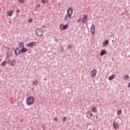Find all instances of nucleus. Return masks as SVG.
<instances>
[{
	"instance_id": "nucleus-1",
	"label": "nucleus",
	"mask_w": 130,
	"mask_h": 130,
	"mask_svg": "<svg viewBox=\"0 0 130 130\" xmlns=\"http://www.w3.org/2000/svg\"><path fill=\"white\" fill-rule=\"evenodd\" d=\"M35 101V98L32 96H29L26 100V104L27 106L32 105Z\"/></svg>"
},
{
	"instance_id": "nucleus-2",
	"label": "nucleus",
	"mask_w": 130,
	"mask_h": 130,
	"mask_svg": "<svg viewBox=\"0 0 130 130\" xmlns=\"http://www.w3.org/2000/svg\"><path fill=\"white\" fill-rule=\"evenodd\" d=\"M36 34L39 37L42 36L44 34L43 29L40 27L37 28L36 29Z\"/></svg>"
},
{
	"instance_id": "nucleus-3",
	"label": "nucleus",
	"mask_w": 130,
	"mask_h": 130,
	"mask_svg": "<svg viewBox=\"0 0 130 130\" xmlns=\"http://www.w3.org/2000/svg\"><path fill=\"white\" fill-rule=\"evenodd\" d=\"M36 44V42H30L28 44H26V46L28 48H32Z\"/></svg>"
},
{
	"instance_id": "nucleus-4",
	"label": "nucleus",
	"mask_w": 130,
	"mask_h": 130,
	"mask_svg": "<svg viewBox=\"0 0 130 130\" xmlns=\"http://www.w3.org/2000/svg\"><path fill=\"white\" fill-rule=\"evenodd\" d=\"M90 31H91V34H92L93 35H94L95 34V26L94 23H92V24L91 25Z\"/></svg>"
},
{
	"instance_id": "nucleus-5",
	"label": "nucleus",
	"mask_w": 130,
	"mask_h": 130,
	"mask_svg": "<svg viewBox=\"0 0 130 130\" xmlns=\"http://www.w3.org/2000/svg\"><path fill=\"white\" fill-rule=\"evenodd\" d=\"M96 74H97L96 69H93L90 72L91 76L92 77H95L96 75Z\"/></svg>"
},
{
	"instance_id": "nucleus-6",
	"label": "nucleus",
	"mask_w": 130,
	"mask_h": 130,
	"mask_svg": "<svg viewBox=\"0 0 130 130\" xmlns=\"http://www.w3.org/2000/svg\"><path fill=\"white\" fill-rule=\"evenodd\" d=\"M73 13V8L72 7L68 8L67 10V14L72 16Z\"/></svg>"
},
{
	"instance_id": "nucleus-7",
	"label": "nucleus",
	"mask_w": 130,
	"mask_h": 130,
	"mask_svg": "<svg viewBox=\"0 0 130 130\" xmlns=\"http://www.w3.org/2000/svg\"><path fill=\"white\" fill-rule=\"evenodd\" d=\"M14 52L16 57H17L18 55L21 53L20 49L19 48H16V49H14Z\"/></svg>"
},
{
	"instance_id": "nucleus-8",
	"label": "nucleus",
	"mask_w": 130,
	"mask_h": 130,
	"mask_svg": "<svg viewBox=\"0 0 130 130\" xmlns=\"http://www.w3.org/2000/svg\"><path fill=\"white\" fill-rule=\"evenodd\" d=\"M72 17V15L67 14L64 16V20L68 21Z\"/></svg>"
},
{
	"instance_id": "nucleus-9",
	"label": "nucleus",
	"mask_w": 130,
	"mask_h": 130,
	"mask_svg": "<svg viewBox=\"0 0 130 130\" xmlns=\"http://www.w3.org/2000/svg\"><path fill=\"white\" fill-rule=\"evenodd\" d=\"M87 16L85 14H84L82 18V23H85L86 22V20L87 19Z\"/></svg>"
},
{
	"instance_id": "nucleus-10",
	"label": "nucleus",
	"mask_w": 130,
	"mask_h": 130,
	"mask_svg": "<svg viewBox=\"0 0 130 130\" xmlns=\"http://www.w3.org/2000/svg\"><path fill=\"white\" fill-rule=\"evenodd\" d=\"M119 126V124L116 121H114L113 124V126L114 129H117Z\"/></svg>"
},
{
	"instance_id": "nucleus-11",
	"label": "nucleus",
	"mask_w": 130,
	"mask_h": 130,
	"mask_svg": "<svg viewBox=\"0 0 130 130\" xmlns=\"http://www.w3.org/2000/svg\"><path fill=\"white\" fill-rule=\"evenodd\" d=\"M27 52V50L26 49V48H22V49H21V50H20V53H24L25 52Z\"/></svg>"
},
{
	"instance_id": "nucleus-12",
	"label": "nucleus",
	"mask_w": 130,
	"mask_h": 130,
	"mask_svg": "<svg viewBox=\"0 0 130 130\" xmlns=\"http://www.w3.org/2000/svg\"><path fill=\"white\" fill-rule=\"evenodd\" d=\"M109 44V42L108 41V40H105V41L103 43V46L104 47H106V46L108 45Z\"/></svg>"
},
{
	"instance_id": "nucleus-13",
	"label": "nucleus",
	"mask_w": 130,
	"mask_h": 130,
	"mask_svg": "<svg viewBox=\"0 0 130 130\" xmlns=\"http://www.w3.org/2000/svg\"><path fill=\"white\" fill-rule=\"evenodd\" d=\"M14 14V12L12 10H9L7 12V15L8 16L11 17Z\"/></svg>"
},
{
	"instance_id": "nucleus-14",
	"label": "nucleus",
	"mask_w": 130,
	"mask_h": 130,
	"mask_svg": "<svg viewBox=\"0 0 130 130\" xmlns=\"http://www.w3.org/2000/svg\"><path fill=\"white\" fill-rule=\"evenodd\" d=\"M15 63H16V59H13L12 61H11L10 66L12 67H14Z\"/></svg>"
},
{
	"instance_id": "nucleus-15",
	"label": "nucleus",
	"mask_w": 130,
	"mask_h": 130,
	"mask_svg": "<svg viewBox=\"0 0 130 130\" xmlns=\"http://www.w3.org/2000/svg\"><path fill=\"white\" fill-rule=\"evenodd\" d=\"M24 44L22 42H20L19 44L18 47L20 48H23L24 47Z\"/></svg>"
},
{
	"instance_id": "nucleus-16",
	"label": "nucleus",
	"mask_w": 130,
	"mask_h": 130,
	"mask_svg": "<svg viewBox=\"0 0 130 130\" xmlns=\"http://www.w3.org/2000/svg\"><path fill=\"white\" fill-rule=\"evenodd\" d=\"M107 52L106 50H102L101 52H100V55L101 56H103L105 54H106Z\"/></svg>"
},
{
	"instance_id": "nucleus-17",
	"label": "nucleus",
	"mask_w": 130,
	"mask_h": 130,
	"mask_svg": "<svg viewBox=\"0 0 130 130\" xmlns=\"http://www.w3.org/2000/svg\"><path fill=\"white\" fill-rule=\"evenodd\" d=\"M12 55V53L11 51H9V52H7L6 56L8 57H10Z\"/></svg>"
},
{
	"instance_id": "nucleus-18",
	"label": "nucleus",
	"mask_w": 130,
	"mask_h": 130,
	"mask_svg": "<svg viewBox=\"0 0 130 130\" xmlns=\"http://www.w3.org/2000/svg\"><path fill=\"white\" fill-rule=\"evenodd\" d=\"M115 77V75H112V76H110L108 78L109 81L113 80Z\"/></svg>"
},
{
	"instance_id": "nucleus-19",
	"label": "nucleus",
	"mask_w": 130,
	"mask_h": 130,
	"mask_svg": "<svg viewBox=\"0 0 130 130\" xmlns=\"http://www.w3.org/2000/svg\"><path fill=\"white\" fill-rule=\"evenodd\" d=\"M92 112H93L94 113H98V110L96 109V107H93L92 108Z\"/></svg>"
},
{
	"instance_id": "nucleus-20",
	"label": "nucleus",
	"mask_w": 130,
	"mask_h": 130,
	"mask_svg": "<svg viewBox=\"0 0 130 130\" xmlns=\"http://www.w3.org/2000/svg\"><path fill=\"white\" fill-rule=\"evenodd\" d=\"M68 28V24H64V25L62 26V29L66 30Z\"/></svg>"
},
{
	"instance_id": "nucleus-21",
	"label": "nucleus",
	"mask_w": 130,
	"mask_h": 130,
	"mask_svg": "<svg viewBox=\"0 0 130 130\" xmlns=\"http://www.w3.org/2000/svg\"><path fill=\"white\" fill-rule=\"evenodd\" d=\"M129 78V76L128 75H125L124 77V80L125 81H127V80H128Z\"/></svg>"
},
{
	"instance_id": "nucleus-22",
	"label": "nucleus",
	"mask_w": 130,
	"mask_h": 130,
	"mask_svg": "<svg viewBox=\"0 0 130 130\" xmlns=\"http://www.w3.org/2000/svg\"><path fill=\"white\" fill-rule=\"evenodd\" d=\"M38 80L36 79L34 81L32 82V84L34 85H37L38 83Z\"/></svg>"
},
{
	"instance_id": "nucleus-23",
	"label": "nucleus",
	"mask_w": 130,
	"mask_h": 130,
	"mask_svg": "<svg viewBox=\"0 0 130 130\" xmlns=\"http://www.w3.org/2000/svg\"><path fill=\"white\" fill-rule=\"evenodd\" d=\"M7 63V61H3L1 64V67H3L4 66H6Z\"/></svg>"
},
{
	"instance_id": "nucleus-24",
	"label": "nucleus",
	"mask_w": 130,
	"mask_h": 130,
	"mask_svg": "<svg viewBox=\"0 0 130 130\" xmlns=\"http://www.w3.org/2000/svg\"><path fill=\"white\" fill-rule=\"evenodd\" d=\"M67 117H63V119H62V122H67Z\"/></svg>"
},
{
	"instance_id": "nucleus-25",
	"label": "nucleus",
	"mask_w": 130,
	"mask_h": 130,
	"mask_svg": "<svg viewBox=\"0 0 130 130\" xmlns=\"http://www.w3.org/2000/svg\"><path fill=\"white\" fill-rule=\"evenodd\" d=\"M122 110H118L117 111V115H119L121 114Z\"/></svg>"
},
{
	"instance_id": "nucleus-26",
	"label": "nucleus",
	"mask_w": 130,
	"mask_h": 130,
	"mask_svg": "<svg viewBox=\"0 0 130 130\" xmlns=\"http://www.w3.org/2000/svg\"><path fill=\"white\" fill-rule=\"evenodd\" d=\"M72 47H73V45H69V46H68V49H71V48H72Z\"/></svg>"
},
{
	"instance_id": "nucleus-27",
	"label": "nucleus",
	"mask_w": 130,
	"mask_h": 130,
	"mask_svg": "<svg viewBox=\"0 0 130 130\" xmlns=\"http://www.w3.org/2000/svg\"><path fill=\"white\" fill-rule=\"evenodd\" d=\"M11 59H9L8 60V61H7V63L8 64H11Z\"/></svg>"
},
{
	"instance_id": "nucleus-28",
	"label": "nucleus",
	"mask_w": 130,
	"mask_h": 130,
	"mask_svg": "<svg viewBox=\"0 0 130 130\" xmlns=\"http://www.w3.org/2000/svg\"><path fill=\"white\" fill-rule=\"evenodd\" d=\"M32 21V18H30L29 20H28V22L30 23H31Z\"/></svg>"
},
{
	"instance_id": "nucleus-29",
	"label": "nucleus",
	"mask_w": 130,
	"mask_h": 130,
	"mask_svg": "<svg viewBox=\"0 0 130 130\" xmlns=\"http://www.w3.org/2000/svg\"><path fill=\"white\" fill-rule=\"evenodd\" d=\"M19 2L21 4H23L24 2V0H19Z\"/></svg>"
},
{
	"instance_id": "nucleus-30",
	"label": "nucleus",
	"mask_w": 130,
	"mask_h": 130,
	"mask_svg": "<svg viewBox=\"0 0 130 130\" xmlns=\"http://www.w3.org/2000/svg\"><path fill=\"white\" fill-rule=\"evenodd\" d=\"M53 41L56 42H58V40H57V39H56V38H54V39H53Z\"/></svg>"
},
{
	"instance_id": "nucleus-31",
	"label": "nucleus",
	"mask_w": 130,
	"mask_h": 130,
	"mask_svg": "<svg viewBox=\"0 0 130 130\" xmlns=\"http://www.w3.org/2000/svg\"><path fill=\"white\" fill-rule=\"evenodd\" d=\"M36 7L37 8H40L41 7V5L40 4H38L37 6H36Z\"/></svg>"
},
{
	"instance_id": "nucleus-32",
	"label": "nucleus",
	"mask_w": 130,
	"mask_h": 130,
	"mask_svg": "<svg viewBox=\"0 0 130 130\" xmlns=\"http://www.w3.org/2000/svg\"><path fill=\"white\" fill-rule=\"evenodd\" d=\"M46 0H42V3L43 4H45L46 3L45 1Z\"/></svg>"
},
{
	"instance_id": "nucleus-33",
	"label": "nucleus",
	"mask_w": 130,
	"mask_h": 130,
	"mask_svg": "<svg viewBox=\"0 0 130 130\" xmlns=\"http://www.w3.org/2000/svg\"><path fill=\"white\" fill-rule=\"evenodd\" d=\"M20 12H21V11H20V10H16V13H20Z\"/></svg>"
},
{
	"instance_id": "nucleus-34",
	"label": "nucleus",
	"mask_w": 130,
	"mask_h": 130,
	"mask_svg": "<svg viewBox=\"0 0 130 130\" xmlns=\"http://www.w3.org/2000/svg\"><path fill=\"white\" fill-rule=\"evenodd\" d=\"M93 116V113H90V117H92Z\"/></svg>"
},
{
	"instance_id": "nucleus-35",
	"label": "nucleus",
	"mask_w": 130,
	"mask_h": 130,
	"mask_svg": "<svg viewBox=\"0 0 130 130\" xmlns=\"http://www.w3.org/2000/svg\"><path fill=\"white\" fill-rule=\"evenodd\" d=\"M63 50H64V48H63V47H62V48H61V49H60V50H61V51H63Z\"/></svg>"
},
{
	"instance_id": "nucleus-36",
	"label": "nucleus",
	"mask_w": 130,
	"mask_h": 130,
	"mask_svg": "<svg viewBox=\"0 0 130 130\" xmlns=\"http://www.w3.org/2000/svg\"><path fill=\"white\" fill-rule=\"evenodd\" d=\"M81 18H79L78 20V22H80L81 21Z\"/></svg>"
},
{
	"instance_id": "nucleus-37",
	"label": "nucleus",
	"mask_w": 130,
	"mask_h": 130,
	"mask_svg": "<svg viewBox=\"0 0 130 130\" xmlns=\"http://www.w3.org/2000/svg\"><path fill=\"white\" fill-rule=\"evenodd\" d=\"M90 112V111H88L86 113V114H89Z\"/></svg>"
},
{
	"instance_id": "nucleus-38",
	"label": "nucleus",
	"mask_w": 130,
	"mask_h": 130,
	"mask_svg": "<svg viewBox=\"0 0 130 130\" xmlns=\"http://www.w3.org/2000/svg\"><path fill=\"white\" fill-rule=\"evenodd\" d=\"M54 121H57V118H55L54 119Z\"/></svg>"
},
{
	"instance_id": "nucleus-39",
	"label": "nucleus",
	"mask_w": 130,
	"mask_h": 130,
	"mask_svg": "<svg viewBox=\"0 0 130 130\" xmlns=\"http://www.w3.org/2000/svg\"><path fill=\"white\" fill-rule=\"evenodd\" d=\"M99 118V116H96V119H98Z\"/></svg>"
},
{
	"instance_id": "nucleus-40",
	"label": "nucleus",
	"mask_w": 130,
	"mask_h": 130,
	"mask_svg": "<svg viewBox=\"0 0 130 130\" xmlns=\"http://www.w3.org/2000/svg\"><path fill=\"white\" fill-rule=\"evenodd\" d=\"M45 25H42V28H45Z\"/></svg>"
},
{
	"instance_id": "nucleus-41",
	"label": "nucleus",
	"mask_w": 130,
	"mask_h": 130,
	"mask_svg": "<svg viewBox=\"0 0 130 130\" xmlns=\"http://www.w3.org/2000/svg\"><path fill=\"white\" fill-rule=\"evenodd\" d=\"M128 87H130V82H129V83H128Z\"/></svg>"
},
{
	"instance_id": "nucleus-42",
	"label": "nucleus",
	"mask_w": 130,
	"mask_h": 130,
	"mask_svg": "<svg viewBox=\"0 0 130 130\" xmlns=\"http://www.w3.org/2000/svg\"><path fill=\"white\" fill-rule=\"evenodd\" d=\"M87 125H89V123H87Z\"/></svg>"
},
{
	"instance_id": "nucleus-43",
	"label": "nucleus",
	"mask_w": 130,
	"mask_h": 130,
	"mask_svg": "<svg viewBox=\"0 0 130 130\" xmlns=\"http://www.w3.org/2000/svg\"><path fill=\"white\" fill-rule=\"evenodd\" d=\"M42 128H43V129H44V128H45V127H44V126H43V127H42Z\"/></svg>"
},
{
	"instance_id": "nucleus-44",
	"label": "nucleus",
	"mask_w": 130,
	"mask_h": 130,
	"mask_svg": "<svg viewBox=\"0 0 130 130\" xmlns=\"http://www.w3.org/2000/svg\"><path fill=\"white\" fill-rule=\"evenodd\" d=\"M60 29H61V25L60 26Z\"/></svg>"
},
{
	"instance_id": "nucleus-45",
	"label": "nucleus",
	"mask_w": 130,
	"mask_h": 130,
	"mask_svg": "<svg viewBox=\"0 0 130 130\" xmlns=\"http://www.w3.org/2000/svg\"><path fill=\"white\" fill-rule=\"evenodd\" d=\"M112 42H114V40H112Z\"/></svg>"
},
{
	"instance_id": "nucleus-46",
	"label": "nucleus",
	"mask_w": 130,
	"mask_h": 130,
	"mask_svg": "<svg viewBox=\"0 0 130 130\" xmlns=\"http://www.w3.org/2000/svg\"><path fill=\"white\" fill-rule=\"evenodd\" d=\"M12 49H13V50H14V48H13Z\"/></svg>"
},
{
	"instance_id": "nucleus-47",
	"label": "nucleus",
	"mask_w": 130,
	"mask_h": 130,
	"mask_svg": "<svg viewBox=\"0 0 130 130\" xmlns=\"http://www.w3.org/2000/svg\"><path fill=\"white\" fill-rule=\"evenodd\" d=\"M61 26H63V24H61Z\"/></svg>"
},
{
	"instance_id": "nucleus-48",
	"label": "nucleus",
	"mask_w": 130,
	"mask_h": 130,
	"mask_svg": "<svg viewBox=\"0 0 130 130\" xmlns=\"http://www.w3.org/2000/svg\"><path fill=\"white\" fill-rule=\"evenodd\" d=\"M2 61V60H0V62H1Z\"/></svg>"
},
{
	"instance_id": "nucleus-49",
	"label": "nucleus",
	"mask_w": 130,
	"mask_h": 130,
	"mask_svg": "<svg viewBox=\"0 0 130 130\" xmlns=\"http://www.w3.org/2000/svg\"><path fill=\"white\" fill-rule=\"evenodd\" d=\"M89 125H91V123H90V124H89Z\"/></svg>"
},
{
	"instance_id": "nucleus-50",
	"label": "nucleus",
	"mask_w": 130,
	"mask_h": 130,
	"mask_svg": "<svg viewBox=\"0 0 130 130\" xmlns=\"http://www.w3.org/2000/svg\"><path fill=\"white\" fill-rule=\"evenodd\" d=\"M89 130H91V129H89Z\"/></svg>"
}]
</instances>
